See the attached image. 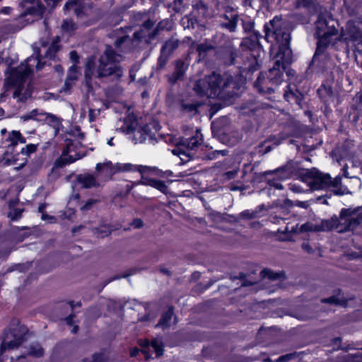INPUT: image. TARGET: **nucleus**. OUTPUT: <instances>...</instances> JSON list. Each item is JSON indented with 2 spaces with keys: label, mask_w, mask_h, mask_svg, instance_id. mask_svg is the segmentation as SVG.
Masks as SVG:
<instances>
[{
  "label": "nucleus",
  "mask_w": 362,
  "mask_h": 362,
  "mask_svg": "<svg viewBox=\"0 0 362 362\" xmlns=\"http://www.w3.org/2000/svg\"><path fill=\"white\" fill-rule=\"evenodd\" d=\"M11 11H12L11 7L6 6V7H4L1 9H0V13L4 14V15H8V14L11 13Z\"/></svg>",
  "instance_id": "09e8293b"
},
{
  "label": "nucleus",
  "mask_w": 362,
  "mask_h": 362,
  "mask_svg": "<svg viewBox=\"0 0 362 362\" xmlns=\"http://www.w3.org/2000/svg\"><path fill=\"white\" fill-rule=\"evenodd\" d=\"M37 149V145L35 144H28L25 148H23L21 150V153L25 155H30L32 153H34Z\"/></svg>",
  "instance_id": "e433bc0d"
},
{
  "label": "nucleus",
  "mask_w": 362,
  "mask_h": 362,
  "mask_svg": "<svg viewBox=\"0 0 362 362\" xmlns=\"http://www.w3.org/2000/svg\"><path fill=\"white\" fill-rule=\"evenodd\" d=\"M78 77V70L76 64L72 65L69 70L67 78L65 82L66 86H70L71 83Z\"/></svg>",
  "instance_id": "bb28decb"
},
{
  "label": "nucleus",
  "mask_w": 362,
  "mask_h": 362,
  "mask_svg": "<svg viewBox=\"0 0 362 362\" xmlns=\"http://www.w3.org/2000/svg\"><path fill=\"white\" fill-rule=\"evenodd\" d=\"M124 41V39L123 38H121L120 40H117L116 42V45L117 46H119L122 42Z\"/></svg>",
  "instance_id": "0e129e2a"
},
{
  "label": "nucleus",
  "mask_w": 362,
  "mask_h": 362,
  "mask_svg": "<svg viewBox=\"0 0 362 362\" xmlns=\"http://www.w3.org/2000/svg\"><path fill=\"white\" fill-rule=\"evenodd\" d=\"M262 276L264 279L269 280L276 281L283 278V274L280 273H275L269 269H264L262 272Z\"/></svg>",
  "instance_id": "c85d7f7f"
},
{
  "label": "nucleus",
  "mask_w": 362,
  "mask_h": 362,
  "mask_svg": "<svg viewBox=\"0 0 362 362\" xmlns=\"http://www.w3.org/2000/svg\"><path fill=\"white\" fill-rule=\"evenodd\" d=\"M42 219L44 220V221H46V220H54V217H52V216H49L47 214H45L44 213L42 214Z\"/></svg>",
  "instance_id": "5fc2aeb1"
},
{
  "label": "nucleus",
  "mask_w": 362,
  "mask_h": 362,
  "mask_svg": "<svg viewBox=\"0 0 362 362\" xmlns=\"http://www.w3.org/2000/svg\"><path fill=\"white\" fill-rule=\"evenodd\" d=\"M338 224L335 226L339 233L354 230L358 226L362 223V207L356 209H343L339 218Z\"/></svg>",
  "instance_id": "423d86ee"
},
{
  "label": "nucleus",
  "mask_w": 362,
  "mask_h": 362,
  "mask_svg": "<svg viewBox=\"0 0 362 362\" xmlns=\"http://www.w3.org/2000/svg\"><path fill=\"white\" fill-rule=\"evenodd\" d=\"M37 111L36 110H34L31 111L29 115L25 116L26 119H37Z\"/></svg>",
  "instance_id": "c03bdc74"
},
{
  "label": "nucleus",
  "mask_w": 362,
  "mask_h": 362,
  "mask_svg": "<svg viewBox=\"0 0 362 362\" xmlns=\"http://www.w3.org/2000/svg\"><path fill=\"white\" fill-rule=\"evenodd\" d=\"M284 97H285L286 98H288V93H286L284 94Z\"/></svg>",
  "instance_id": "774afa93"
},
{
  "label": "nucleus",
  "mask_w": 362,
  "mask_h": 362,
  "mask_svg": "<svg viewBox=\"0 0 362 362\" xmlns=\"http://www.w3.org/2000/svg\"><path fill=\"white\" fill-rule=\"evenodd\" d=\"M96 203V200L89 199L83 206H81V209L82 211H88L89 210L92 206Z\"/></svg>",
  "instance_id": "ea45409f"
},
{
  "label": "nucleus",
  "mask_w": 362,
  "mask_h": 362,
  "mask_svg": "<svg viewBox=\"0 0 362 362\" xmlns=\"http://www.w3.org/2000/svg\"><path fill=\"white\" fill-rule=\"evenodd\" d=\"M322 302L337 304L338 301L335 297H330L328 298L322 299Z\"/></svg>",
  "instance_id": "3c124183"
},
{
  "label": "nucleus",
  "mask_w": 362,
  "mask_h": 362,
  "mask_svg": "<svg viewBox=\"0 0 362 362\" xmlns=\"http://www.w3.org/2000/svg\"><path fill=\"white\" fill-rule=\"evenodd\" d=\"M274 49H275V46L274 45H272V47H271V52H273Z\"/></svg>",
  "instance_id": "338daca9"
},
{
  "label": "nucleus",
  "mask_w": 362,
  "mask_h": 362,
  "mask_svg": "<svg viewBox=\"0 0 362 362\" xmlns=\"http://www.w3.org/2000/svg\"><path fill=\"white\" fill-rule=\"evenodd\" d=\"M74 8V12L77 17H82L85 14L84 8H81V0H68L64 5V9L69 11Z\"/></svg>",
  "instance_id": "a211bd4d"
},
{
  "label": "nucleus",
  "mask_w": 362,
  "mask_h": 362,
  "mask_svg": "<svg viewBox=\"0 0 362 362\" xmlns=\"http://www.w3.org/2000/svg\"><path fill=\"white\" fill-rule=\"evenodd\" d=\"M112 140H113V138H111V139H109V140H108V141H107V144H108L109 146H114V144H113V142H112Z\"/></svg>",
  "instance_id": "052dcab7"
},
{
  "label": "nucleus",
  "mask_w": 362,
  "mask_h": 362,
  "mask_svg": "<svg viewBox=\"0 0 362 362\" xmlns=\"http://www.w3.org/2000/svg\"><path fill=\"white\" fill-rule=\"evenodd\" d=\"M59 43V38L56 37V39L51 43L48 48H47L45 43L42 42L41 45V47L37 48V50H40L41 52L42 49H45V57L52 59L54 57L55 54L59 51L60 48Z\"/></svg>",
  "instance_id": "f3484780"
},
{
  "label": "nucleus",
  "mask_w": 362,
  "mask_h": 362,
  "mask_svg": "<svg viewBox=\"0 0 362 362\" xmlns=\"http://www.w3.org/2000/svg\"><path fill=\"white\" fill-rule=\"evenodd\" d=\"M302 248L306 251L308 253H312L313 252V249L312 247H310V245H309L308 243H303L302 244Z\"/></svg>",
  "instance_id": "de8ad7c7"
},
{
  "label": "nucleus",
  "mask_w": 362,
  "mask_h": 362,
  "mask_svg": "<svg viewBox=\"0 0 362 362\" xmlns=\"http://www.w3.org/2000/svg\"><path fill=\"white\" fill-rule=\"evenodd\" d=\"M291 357H292V355H291V354L284 355V356L279 357L276 360V362H286L288 360H290L291 358Z\"/></svg>",
  "instance_id": "49530a36"
},
{
  "label": "nucleus",
  "mask_w": 362,
  "mask_h": 362,
  "mask_svg": "<svg viewBox=\"0 0 362 362\" xmlns=\"http://www.w3.org/2000/svg\"><path fill=\"white\" fill-rule=\"evenodd\" d=\"M265 38L269 42L274 39L278 45L279 51L274 56L276 62L269 70L268 78L272 85L278 86L283 81V71L286 64L291 62V49L289 47L290 34L284 28L281 19L274 17L264 25Z\"/></svg>",
  "instance_id": "f257e3e1"
},
{
  "label": "nucleus",
  "mask_w": 362,
  "mask_h": 362,
  "mask_svg": "<svg viewBox=\"0 0 362 362\" xmlns=\"http://www.w3.org/2000/svg\"><path fill=\"white\" fill-rule=\"evenodd\" d=\"M144 28L139 31H136L134 33V37L137 40H141L146 35H150L148 28L152 26V23L150 21H146L143 25Z\"/></svg>",
  "instance_id": "a878e982"
},
{
  "label": "nucleus",
  "mask_w": 362,
  "mask_h": 362,
  "mask_svg": "<svg viewBox=\"0 0 362 362\" xmlns=\"http://www.w3.org/2000/svg\"><path fill=\"white\" fill-rule=\"evenodd\" d=\"M137 185L151 186L163 193H166L168 189V187L164 181L156 179L146 178L144 177H142V179L140 181L133 183V185Z\"/></svg>",
  "instance_id": "4468645a"
},
{
  "label": "nucleus",
  "mask_w": 362,
  "mask_h": 362,
  "mask_svg": "<svg viewBox=\"0 0 362 362\" xmlns=\"http://www.w3.org/2000/svg\"><path fill=\"white\" fill-rule=\"evenodd\" d=\"M318 95L325 103H329L333 100L332 91L329 87L322 86L317 90Z\"/></svg>",
  "instance_id": "4be33fe9"
},
{
  "label": "nucleus",
  "mask_w": 362,
  "mask_h": 362,
  "mask_svg": "<svg viewBox=\"0 0 362 362\" xmlns=\"http://www.w3.org/2000/svg\"><path fill=\"white\" fill-rule=\"evenodd\" d=\"M142 221L139 218L134 219L132 223V226H134L135 228H139L142 226Z\"/></svg>",
  "instance_id": "a18cd8bd"
},
{
  "label": "nucleus",
  "mask_w": 362,
  "mask_h": 362,
  "mask_svg": "<svg viewBox=\"0 0 362 362\" xmlns=\"http://www.w3.org/2000/svg\"><path fill=\"white\" fill-rule=\"evenodd\" d=\"M147 168V166L136 165L129 163H117L113 164L111 161L106 160L103 163H97L95 170L98 173H101L108 179H110L112 176L117 173L139 171L143 173Z\"/></svg>",
  "instance_id": "6e6552de"
},
{
  "label": "nucleus",
  "mask_w": 362,
  "mask_h": 362,
  "mask_svg": "<svg viewBox=\"0 0 362 362\" xmlns=\"http://www.w3.org/2000/svg\"><path fill=\"white\" fill-rule=\"evenodd\" d=\"M268 183L269 184V185L271 187H273L275 189H283V185L281 183L277 182H276L274 180H269Z\"/></svg>",
  "instance_id": "37998d69"
},
{
  "label": "nucleus",
  "mask_w": 362,
  "mask_h": 362,
  "mask_svg": "<svg viewBox=\"0 0 362 362\" xmlns=\"http://www.w3.org/2000/svg\"><path fill=\"white\" fill-rule=\"evenodd\" d=\"M187 69L186 64L181 61H178L175 66V72L172 76L173 81L180 79Z\"/></svg>",
  "instance_id": "5701e85b"
},
{
  "label": "nucleus",
  "mask_w": 362,
  "mask_h": 362,
  "mask_svg": "<svg viewBox=\"0 0 362 362\" xmlns=\"http://www.w3.org/2000/svg\"><path fill=\"white\" fill-rule=\"evenodd\" d=\"M73 316L70 315L66 318V322L68 325H71L72 324Z\"/></svg>",
  "instance_id": "4d7b16f0"
},
{
  "label": "nucleus",
  "mask_w": 362,
  "mask_h": 362,
  "mask_svg": "<svg viewBox=\"0 0 362 362\" xmlns=\"http://www.w3.org/2000/svg\"><path fill=\"white\" fill-rule=\"evenodd\" d=\"M223 26L228 29L230 32H234L237 26L236 18H233L228 23L223 24Z\"/></svg>",
  "instance_id": "c9c22d12"
},
{
  "label": "nucleus",
  "mask_w": 362,
  "mask_h": 362,
  "mask_svg": "<svg viewBox=\"0 0 362 362\" xmlns=\"http://www.w3.org/2000/svg\"><path fill=\"white\" fill-rule=\"evenodd\" d=\"M179 40L175 38H171L165 42L162 47L161 51L163 55H170L179 46Z\"/></svg>",
  "instance_id": "aec40b11"
},
{
  "label": "nucleus",
  "mask_w": 362,
  "mask_h": 362,
  "mask_svg": "<svg viewBox=\"0 0 362 362\" xmlns=\"http://www.w3.org/2000/svg\"><path fill=\"white\" fill-rule=\"evenodd\" d=\"M268 76H266L264 74H260L255 83V87L259 93H271L274 92L272 87L269 86L270 84Z\"/></svg>",
  "instance_id": "2eb2a0df"
},
{
  "label": "nucleus",
  "mask_w": 362,
  "mask_h": 362,
  "mask_svg": "<svg viewBox=\"0 0 362 362\" xmlns=\"http://www.w3.org/2000/svg\"><path fill=\"white\" fill-rule=\"evenodd\" d=\"M28 354L35 357H40L42 356L43 350L39 344H33L30 347Z\"/></svg>",
  "instance_id": "c756f323"
},
{
  "label": "nucleus",
  "mask_w": 362,
  "mask_h": 362,
  "mask_svg": "<svg viewBox=\"0 0 362 362\" xmlns=\"http://www.w3.org/2000/svg\"><path fill=\"white\" fill-rule=\"evenodd\" d=\"M25 2H28V3H34L35 0H23Z\"/></svg>",
  "instance_id": "69168bd1"
},
{
  "label": "nucleus",
  "mask_w": 362,
  "mask_h": 362,
  "mask_svg": "<svg viewBox=\"0 0 362 362\" xmlns=\"http://www.w3.org/2000/svg\"><path fill=\"white\" fill-rule=\"evenodd\" d=\"M276 176L281 180H286L289 178L293 174V170L291 165H287L283 168H281L275 171Z\"/></svg>",
  "instance_id": "393cba45"
},
{
  "label": "nucleus",
  "mask_w": 362,
  "mask_h": 362,
  "mask_svg": "<svg viewBox=\"0 0 362 362\" xmlns=\"http://www.w3.org/2000/svg\"><path fill=\"white\" fill-rule=\"evenodd\" d=\"M92 358H93L90 361H88V360L86 359L84 362H105L107 359V357L104 353L94 354Z\"/></svg>",
  "instance_id": "f704fd0d"
},
{
  "label": "nucleus",
  "mask_w": 362,
  "mask_h": 362,
  "mask_svg": "<svg viewBox=\"0 0 362 362\" xmlns=\"http://www.w3.org/2000/svg\"><path fill=\"white\" fill-rule=\"evenodd\" d=\"M28 329L23 325L18 322L11 325L8 330L6 332L0 351L2 353L6 350H11L18 346L25 339Z\"/></svg>",
  "instance_id": "0eeeda50"
},
{
  "label": "nucleus",
  "mask_w": 362,
  "mask_h": 362,
  "mask_svg": "<svg viewBox=\"0 0 362 362\" xmlns=\"http://www.w3.org/2000/svg\"><path fill=\"white\" fill-rule=\"evenodd\" d=\"M77 180L84 188L96 187L100 185L95 176L90 174L79 175Z\"/></svg>",
  "instance_id": "dca6fc26"
},
{
  "label": "nucleus",
  "mask_w": 362,
  "mask_h": 362,
  "mask_svg": "<svg viewBox=\"0 0 362 362\" xmlns=\"http://www.w3.org/2000/svg\"><path fill=\"white\" fill-rule=\"evenodd\" d=\"M45 206L44 205H40V206H39V208H38L39 211H40V212H41V213L42 214V213H43V211H44V209H45Z\"/></svg>",
  "instance_id": "bf43d9fd"
},
{
  "label": "nucleus",
  "mask_w": 362,
  "mask_h": 362,
  "mask_svg": "<svg viewBox=\"0 0 362 362\" xmlns=\"http://www.w3.org/2000/svg\"><path fill=\"white\" fill-rule=\"evenodd\" d=\"M69 57H70L71 60L74 64H77L78 62L79 56H78V54H77V52L76 51H71L69 53Z\"/></svg>",
  "instance_id": "79ce46f5"
},
{
  "label": "nucleus",
  "mask_w": 362,
  "mask_h": 362,
  "mask_svg": "<svg viewBox=\"0 0 362 362\" xmlns=\"http://www.w3.org/2000/svg\"><path fill=\"white\" fill-rule=\"evenodd\" d=\"M81 303H77L76 305H74V303H71V307L72 308H74V306H81Z\"/></svg>",
  "instance_id": "680f3d73"
},
{
  "label": "nucleus",
  "mask_w": 362,
  "mask_h": 362,
  "mask_svg": "<svg viewBox=\"0 0 362 362\" xmlns=\"http://www.w3.org/2000/svg\"><path fill=\"white\" fill-rule=\"evenodd\" d=\"M349 259H355L358 258H362L361 250L359 252H351L347 254Z\"/></svg>",
  "instance_id": "a19ab883"
},
{
  "label": "nucleus",
  "mask_w": 362,
  "mask_h": 362,
  "mask_svg": "<svg viewBox=\"0 0 362 362\" xmlns=\"http://www.w3.org/2000/svg\"><path fill=\"white\" fill-rule=\"evenodd\" d=\"M221 81L220 75L214 73L205 79L197 81L194 89L199 95L215 98L219 94Z\"/></svg>",
  "instance_id": "1a4fd4ad"
},
{
  "label": "nucleus",
  "mask_w": 362,
  "mask_h": 362,
  "mask_svg": "<svg viewBox=\"0 0 362 362\" xmlns=\"http://www.w3.org/2000/svg\"><path fill=\"white\" fill-rule=\"evenodd\" d=\"M43 12L44 6L42 4H37V6L28 8L26 11L20 16V18H22L28 15L40 17Z\"/></svg>",
  "instance_id": "412c9836"
},
{
  "label": "nucleus",
  "mask_w": 362,
  "mask_h": 362,
  "mask_svg": "<svg viewBox=\"0 0 362 362\" xmlns=\"http://www.w3.org/2000/svg\"><path fill=\"white\" fill-rule=\"evenodd\" d=\"M290 189H291L293 192H298V193H299V192H302V190L300 189V187H298V186H296V185H291V186L290 187Z\"/></svg>",
  "instance_id": "864d4df0"
},
{
  "label": "nucleus",
  "mask_w": 362,
  "mask_h": 362,
  "mask_svg": "<svg viewBox=\"0 0 362 362\" xmlns=\"http://www.w3.org/2000/svg\"><path fill=\"white\" fill-rule=\"evenodd\" d=\"M23 211V210L21 208H13L10 210L8 216L11 220L16 221L21 218Z\"/></svg>",
  "instance_id": "2f4dec72"
},
{
  "label": "nucleus",
  "mask_w": 362,
  "mask_h": 362,
  "mask_svg": "<svg viewBox=\"0 0 362 362\" xmlns=\"http://www.w3.org/2000/svg\"><path fill=\"white\" fill-rule=\"evenodd\" d=\"M122 60V56L116 54L110 46L106 49L98 60V65L96 66L95 58L89 57L86 60L85 76L90 78L95 75L98 78L114 76L119 78L123 75V69L119 63Z\"/></svg>",
  "instance_id": "f03ea898"
},
{
  "label": "nucleus",
  "mask_w": 362,
  "mask_h": 362,
  "mask_svg": "<svg viewBox=\"0 0 362 362\" xmlns=\"http://www.w3.org/2000/svg\"><path fill=\"white\" fill-rule=\"evenodd\" d=\"M139 349H137V348H134V349H132L131 350V351H130V355H131V356H132V357H133V356H136V354L139 353Z\"/></svg>",
  "instance_id": "6e6d98bb"
},
{
  "label": "nucleus",
  "mask_w": 362,
  "mask_h": 362,
  "mask_svg": "<svg viewBox=\"0 0 362 362\" xmlns=\"http://www.w3.org/2000/svg\"><path fill=\"white\" fill-rule=\"evenodd\" d=\"M75 148L76 146H74V144H68L66 148L63 151L60 158L55 161V165L62 167L83 158L84 153L82 152H76Z\"/></svg>",
  "instance_id": "9b49d317"
},
{
  "label": "nucleus",
  "mask_w": 362,
  "mask_h": 362,
  "mask_svg": "<svg viewBox=\"0 0 362 362\" xmlns=\"http://www.w3.org/2000/svg\"><path fill=\"white\" fill-rule=\"evenodd\" d=\"M202 141V135L199 129L195 130V134L191 137L183 136L180 143L188 149L192 150L201 144Z\"/></svg>",
  "instance_id": "ddd939ff"
},
{
  "label": "nucleus",
  "mask_w": 362,
  "mask_h": 362,
  "mask_svg": "<svg viewBox=\"0 0 362 362\" xmlns=\"http://www.w3.org/2000/svg\"><path fill=\"white\" fill-rule=\"evenodd\" d=\"M338 40L344 41L348 47L362 44V30L356 27L353 22H348L345 30L339 35Z\"/></svg>",
  "instance_id": "9d476101"
},
{
  "label": "nucleus",
  "mask_w": 362,
  "mask_h": 362,
  "mask_svg": "<svg viewBox=\"0 0 362 362\" xmlns=\"http://www.w3.org/2000/svg\"><path fill=\"white\" fill-rule=\"evenodd\" d=\"M93 112H94V111L93 110H90V111H89V119H90V122L94 120Z\"/></svg>",
  "instance_id": "13d9d810"
},
{
  "label": "nucleus",
  "mask_w": 362,
  "mask_h": 362,
  "mask_svg": "<svg viewBox=\"0 0 362 362\" xmlns=\"http://www.w3.org/2000/svg\"><path fill=\"white\" fill-rule=\"evenodd\" d=\"M141 346H145L142 349L141 351L145 356L146 359H148L150 358L149 351H151V349L155 351L156 356H160L163 354V350L162 342L158 339L153 340L150 345L148 341H145V344H141Z\"/></svg>",
  "instance_id": "f8f14e48"
},
{
  "label": "nucleus",
  "mask_w": 362,
  "mask_h": 362,
  "mask_svg": "<svg viewBox=\"0 0 362 362\" xmlns=\"http://www.w3.org/2000/svg\"><path fill=\"white\" fill-rule=\"evenodd\" d=\"M264 206V205H260L257 206L254 210H245L242 211L239 216L242 219H253L259 218L261 216V213L263 211Z\"/></svg>",
  "instance_id": "6ab92c4d"
},
{
  "label": "nucleus",
  "mask_w": 362,
  "mask_h": 362,
  "mask_svg": "<svg viewBox=\"0 0 362 362\" xmlns=\"http://www.w3.org/2000/svg\"><path fill=\"white\" fill-rule=\"evenodd\" d=\"M78 331V327L77 326H74L71 330V332L72 333H76Z\"/></svg>",
  "instance_id": "e2e57ef3"
},
{
  "label": "nucleus",
  "mask_w": 362,
  "mask_h": 362,
  "mask_svg": "<svg viewBox=\"0 0 362 362\" xmlns=\"http://www.w3.org/2000/svg\"><path fill=\"white\" fill-rule=\"evenodd\" d=\"M303 182L308 183L312 190L333 189L337 195H343L349 192L346 187L341 185V177L338 175L332 178L328 173H322L315 168L307 170L301 174Z\"/></svg>",
  "instance_id": "7ed1b4c3"
},
{
  "label": "nucleus",
  "mask_w": 362,
  "mask_h": 362,
  "mask_svg": "<svg viewBox=\"0 0 362 362\" xmlns=\"http://www.w3.org/2000/svg\"><path fill=\"white\" fill-rule=\"evenodd\" d=\"M342 170H343V173H344V176L346 177H349V173H348V166H347L346 164H345L343 166Z\"/></svg>",
  "instance_id": "603ef678"
},
{
  "label": "nucleus",
  "mask_w": 362,
  "mask_h": 362,
  "mask_svg": "<svg viewBox=\"0 0 362 362\" xmlns=\"http://www.w3.org/2000/svg\"><path fill=\"white\" fill-rule=\"evenodd\" d=\"M134 129L135 122H132L129 124H126V123H124V125L120 127L121 131L125 134H130L134 130Z\"/></svg>",
  "instance_id": "4c0bfd02"
},
{
  "label": "nucleus",
  "mask_w": 362,
  "mask_h": 362,
  "mask_svg": "<svg viewBox=\"0 0 362 362\" xmlns=\"http://www.w3.org/2000/svg\"><path fill=\"white\" fill-rule=\"evenodd\" d=\"M339 23L329 13H321L315 22L316 33L318 38L316 53L322 51L329 45L334 44V41L339 38Z\"/></svg>",
  "instance_id": "20e7f679"
},
{
  "label": "nucleus",
  "mask_w": 362,
  "mask_h": 362,
  "mask_svg": "<svg viewBox=\"0 0 362 362\" xmlns=\"http://www.w3.org/2000/svg\"><path fill=\"white\" fill-rule=\"evenodd\" d=\"M173 316V310L172 308H169L168 311L164 313L160 320L159 323L157 326H161L163 327H166L169 326V322L171 320Z\"/></svg>",
  "instance_id": "cd10ccee"
},
{
  "label": "nucleus",
  "mask_w": 362,
  "mask_h": 362,
  "mask_svg": "<svg viewBox=\"0 0 362 362\" xmlns=\"http://www.w3.org/2000/svg\"><path fill=\"white\" fill-rule=\"evenodd\" d=\"M35 47L33 55L27 58L25 62L21 63L20 66L12 71L10 77L8 78L9 83L12 85H21L33 70V68L40 70L43 67L45 62H42L40 58V50H35Z\"/></svg>",
  "instance_id": "39448f33"
},
{
  "label": "nucleus",
  "mask_w": 362,
  "mask_h": 362,
  "mask_svg": "<svg viewBox=\"0 0 362 362\" xmlns=\"http://www.w3.org/2000/svg\"><path fill=\"white\" fill-rule=\"evenodd\" d=\"M319 230L320 228L317 226L310 222L301 225L299 229L300 232L317 231Z\"/></svg>",
  "instance_id": "7c9ffc66"
},
{
  "label": "nucleus",
  "mask_w": 362,
  "mask_h": 362,
  "mask_svg": "<svg viewBox=\"0 0 362 362\" xmlns=\"http://www.w3.org/2000/svg\"><path fill=\"white\" fill-rule=\"evenodd\" d=\"M214 47L211 45H208L206 43H201L197 45V49L201 54L202 52H205L208 50L212 49Z\"/></svg>",
  "instance_id": "58836bf2"
},
{
  "label": "nucleus",
  "mask_w": 362,
  "mask_h": 362,
  "mask_svg": "<svg viewBox=\"0 0 362 362\" xmlns=\"http://www.w3.org/2000/svg\"><path fill=\"white\" fill-rule=\"evenodd\" d=\"M10 141L9 146H15L18 143L23 144L25 142V139L21 136V133L17 131H13L8 136Z\"/></svg>",
  "instance_id": "b1692460"
},
{
  "label": "nucleus",
  "mask_w": 362,
  "mask_h": 362,
  "mask_svg": "<svg viewBox=\"0 0 362 362\" xmlns=\"http://www.w3.org/2000/svg\"><path fill=\"white\" fill-rule=\"evenodd\" d=\"M62 0H45L47 5L52 8L55 7Z\"/></svg>",
  "instance_id": "8fccbe9b"
},
{
  "label": "nucleus",
  "mask_w": 362,
  "mask_h": 362,
  "mask_svg": "<svg viewBox=\"0 0 362 362\" xmlns=\"http://www.w3.org/2000/svg\"><path fill=\"white\" fill-rule=\"evenodd\" d=\"M112 229L109 226H102L98 228H95V233L101 237H105L110 234Z\"/></svg>",
  "instance_id": "473e14b6"
},
{
  "label": "nucleus",
  "mask_w": 362,
  "mask_h": 362,
  "mask_svg": "<svg viewBox=\"0 0 362 362\" xmlns=\"http://www.w3.org/2000/svg\"><path fill=\"white\" fill-rule=\"evenodd\" d=\"M62 29L65 31L69 32L74 30L76 28V24L72 21H64L62 24Z\"/></svg>",
  "instance_id": "72a5a7b5"
}]
</instances>
